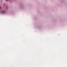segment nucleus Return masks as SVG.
<instances>
[{"mask_svg":"<svg viewBox=\"0 0 67 67\" xmlns=\"http://www.w3.org/2000/svg\"><path fill=\"white\" fill-rule=\"evenodd\" d=\"M4 11H3L2 12V14H3L4 13Z\"/></svg>","mask_w":67,"mask_h":67,"instance_id":"f257e3e1","label":"nucleus"},{"mask_svg":"<svg viewBox=\"0 0 67 67\" xmlns=\"http://www.w3.org/2000/svg\"><path fill=\"white\" fill-rule=\"evenodd\" d=\"M6 1H8V0H6Z\"/></svg>","mask_w":67,"mask_h":67,"instance_id":"f03ea898","label":"nucleus"},{"mask_svg":"<svg viewBox=\"0 0 67 67\" xmlns=\"http://www.w3.org/2000/svg\"><path fill=\"white\" fill-rule=\"evenodd\" d=\"M1 7H0V9H1Z\"/></svg>","mask_w":67,"mask_h":67,"instance_id":"7ed1b4c3","label":"nucleus"},{"mask_svg":"<svg viewBox=\"0 0 67 67\" xmlns=\"http://www.w3.org/2000/svg\"><path fill=\"white\" fill-rule=\"evenodd\" d=\"M5 5V4H4V5Z\"/></svg>","mask_w":67,"mask_h":67,"instance_id":"20e7f679","label":"nucleus"}]
</instances>
